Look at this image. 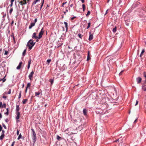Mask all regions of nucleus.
I'll return each instance as SVG.
<instances>
[{
    "label": "nucleus",
    "mask_w": 146,
    "mask_h": 146,
    "mask_svg": "<svg viewBox=\"0 0 146 146\" xmlns=\"http://www.w3.org/2000/svg\"><path fill=\"white\" fill-rule=\"evenodd\" d=\"M35 42L34 43L32 39H31L29 40L27 43V46L29 47V50H31L35 44Z\"/></svg>",
    "instance_id": "obj_1"
},
{
    "label": "nucleus",
    "mask_w": 146,
    "mask_h": 146,
    "mask_svg": "<svg viewBox=\"0 0 146 146\" xmlns=\"http://www.w3.org/2000/svg\"><path fill=\"white\" fill-rule=\"evenodd\" d=\"M39 5H37L36 6H33V7H32V5L31 7V11L33 12L34 13H36L37 12L38 10L37 7H38Z\"/></svg>",
    "instance_id": "obj_2"
},
{
    "label": "nucleus",
    "mask_w": 146,
    "mask_h": 146,
    "mask_svg": "<svg viewBox=\"0 0 146 146\" xmlns=\"http://www.w3.org/2000/svg\"><path fill=\"white\" fill-rule=\"evenodd\" d=\"M31 130L32 131V132L31 133V135L32 139L33 141H36V133L33 129H31Z\"/></svg>",
    "instance_id": "obj_3"
},
{
    "label": "nucleus",
    "mask_w": 146,
    "mask_h": 146,
    "mask_svg": "<svg viewBox=\"0 0 146 146\" xmlns=\"http://www.w3.org/2000/svg\"><path fill=\"white\" fill-rule=\"evenodd\" d=\"M29 1V0H19L17 1L21 5L23 6L27 4Z\"/></svg>",
    "instance_id": "obj_4"
},
{
    "label": "nucleus",
    "mask_w": 146,
    "mask_h": 146,
    "mask_svg": "<svg viewBox=\"0 0 146 146\" xmlns=\"http://www.w3.org/2000/svg\"><path fill=\"white\" fill-rule=\"evenodd\" d=\"M43 28H42L41 30L40 31V33H39V35L38 36V39H40L42 37V35H43L44 32L43 31Z\"/></svg>",
    "instance_id": "obj_5"
},
{
    "label": "nucleus",
    "mask_w": 146,
    "mask_h": 146,
    "mask_svg": "<svg viewBox=\"0 0 146 146\" xmlns=\"http://www.w3.org/2000/svg\"><path fill=\"white\" fill-rule=\"evenodd\" d=\"M37 20L36 18L35 19L34 22L31 23L29 27V29H31V28L35 25L37 21Z\"/></svg>",
    "instance_id": "obj_6"
},
{
    "label": "nucleus",
    "mask_w": 146,
    "mask_h": 146,
    "mask_svg": "<svg viewBox=\"0 0 146 146\" xmlns=\"http://www.w3.org/2000/svg\"><path fill=\"white\" fill-rule=\"evenodd\" d=\"M34 74V72L33 71H32L30 73L29 75V79H30V80L31 81H32L33 80V76Z\"/></svg>",
    "instance_id": "obj_7"
},
{
    "label": "nucleus",
    "mask_w": 146,
    "mask_h": 146,
    "mask_svg": "<svg viewBox=\"0 0 146 146\" xmlns=\"http://www.w3.org/2000/svg\"><path fill=\"white\" fill-rule=\"evenodd\" d=\"M142 79L141 78L139 77L136 78V80L137 83L139 84L141 82Z\"/></svg>",
    "instance_id": "obj_8"
},
{
    "label": "nucleus",
    "mask_w": 146,
    "mask_h": 146,
    "mask_svg": "<svg viewBox=\"0 0 146 146\" xmlns=\"http://www.w3.org/2000/svg\"><path fill=\"white\" fill-rule=\"evenodd\" d=\"M16 114L17 116L16 117V119H18L19 118L20 116V113L19 111H18L17 112H16Z\"/></svg>",
    "instance_id": "obj_9"
},
{
    "label": "nucleus",
    "mask_w": 146,
    "mask_h": 146,
    "mask_svg": "<svg viewBox=\"0 0 146 146\" xmlns=\"http://www.w3.org/2000/svg\"><path fill=\"white\" fill-rule=\"evenodd\" d=\"M90 33V36L89 37V40L90 41H91L92 40L93 38V34H91L90 33Z\"/></svg>",
    "instance_id": "obj_10"
},
{
    "label": "nucleus",
    "mask_w": 146,
    "mask_h": 146,
    "mask_svg": "<svg viewBox=\"0 0 146 146\" xmlns=\"http://www.w3.org/2000/svg\"><path fill=\"white\" fill-rule=\"evenodd\" d=\"M36 33H34L32 35V38H34L35 39H36V38H38V36L36 35Z\"/></svg>",
    "instance_id": "obj_11"
},
{
    "label": "nucleus",
    "mask_w": 146,
    "mask_h": 146,
    "mask_svg": "<svg viewBox=\"0 0 146 146\" xmlns=\"http://www.w3.org/2000/svg\"><path fill=\"white\" fill-rule=\"evenodd\" d=\"M70 146H77L76 143L75 142H73L70 143Z\"/></svg>",
    "instance_id": "obj_12"
},
{
    "label": "nucleus",
    "mask_w": 146,
    "mask_h": 146,
    "mask_svg": "<svg viewBox=\"0 0 146 146\" xmlns=\"http://www.w3.org/2000/svg\"><path fill=\"white\" fill-rule=\"evenodd\" d=\"M142 89L144 91L146 90V83L145 82V83L143 84Z\"/></svg>",
    "instance_id": "obj_13"
},
{
    "label": "nucleus",
    "mask_w": 146,
    "mask_h": 146,
    "mask_svg": "<svg viewBox=\"0 0 146 146\" xmlns=\"http://www.w3.org/2000/svg\"><path fill=\"white\" fill-rule=\"evenodd\" d=\"M31 59H29L28 61V67H27V68H28V69H29L30 68V64L31 63Z\"/></svg>",
    "instance_id": "obj_14"
},
{
    "label": "nucleus",
    "mask_w": 146,
    "mask_h": 146,
    "mask_svg": "<svg viewBox=\"0 0 146 146\" xmlns=\"http://www.w3.org/2000/svg\"><path fill=\"white\" fill-rule=\"evenodd\" d=\"M22 62H20L18 66L17 67V69H20L21 68Z\"/></svg>",
    "instance_id": "obj_15"
},
{
    "label": "nucleus",
    "mask_w": 146,
    "mask_h": 146,
    "mask_svg": "<svg viewBox=\"0 0 146 146\" xmlns=\"http://www.w3.org/2000/svg\"><path fill=\"white\" fill-rule=\"evenodd\" d=\"M81 121V119L79 117H78L77 119H75L74 120V121H76L77 122H79Z\"/></svg>",
    "instance_id": "obj_16"
},
{
    "label": "nucleus",
    "mask_w": 146,
    "mask_h": 146,
    "mask_svg": "<svg viewBox=\"0 0 146 146\" xmlns=\"http://www.w3.org/2000/svg\"><path fill=\"white\" fill-rule=\"evenodd\" d=\"M115 142H117L118 141L119 142V141L120 142H123V139H122L121 138H119L118 139L116 140V141H114Z\"/></svg>",
    "instance_id": "obj_17"
},
{
    "label": "nucleus",
    "mask_w": 146,
    "mask_h": 146,
    "mask_svg": "<svg viewBox=\"0 0 146 146\" xmlns=\"http://www.w3.org/2000/svg\"><path fill=\"white\" fill-rule=\"evenodd\" d=\"M64 23L65 25V27L66 28V31L68 30V25L67 23L66 22H64Z\"/></svg>",
    "instance_id": "obj_18"
},
{
    "label": "nucleus",
    "mask_w": 146,
    "mask_h": 146,
    "mask_svg": "<svg viewBox=\"0 0 146 146\" xmlns=\"http://www.w3.org/2000/svg\"><path fill=\"white\" fill-rule=\"evenodd\" d=\"M40 0H35L33 3L32 4V7H33V5L35 4L38 1H39Z\"/></svg>",
    "instance_id": "obj_19"
},
{
    "label": "nucleus",
    "mask_w": 146,
    "mask_h": 146,
    "mask_svg": "<svg viewBox=\"0 0 146 146\" xmlns=\"http://www.w3.org/2000/svg\"><path fill=\"white\" fill-rule=\"evenodd\" d=\"M44 0H41V5L40 7V10L41 9L44 3Z\"/></svg>",
    "instance_id": "obj_20"
},
{
    "label": "nucleus",
    "mask_w": 146,
    "mask_h": 146,
    "mask_svg": "<svg viewBox=\"0 0 146 146\" xmlns=\"http://www.w3.org/2000/svg\"><path fill=\"white\" fill-rule=\"evenodd\" d=\"M28 100L27 99H23V100L22 102L23 104H25L26 103L27 101Z\"/></svg>",
    "instance_id": "obj_21"
},
{
    "label": "nucleus",
    "mask_w": 146,
    "mask_h": 146,
    "mask_svg": "<svg viewBox=\"0 0 146 146\" xmlns=\"http://www.w3.org/2000/svg\"><path fill=\"white\" fill-rule=\"evenodd\" d=\"M20 109L19 106L18 105H17L16 106V112H17L18 111H19V110Z\"/></svg>",
    "instance_id": "obj_22"
},
{
    "label": "nucleus",
    "mask_w": 146,
    "mask_h": 146,
    "mask_svg": "<svg viewBox=\"0 0 146 146\" xmlns=\"http://www.w3.org/2000/svg\"><path fill=\"white\" fill-rule=\"evenodd\" d=\"M145 52V50L144 49H143L142 50V51L140 54V57H141L142 56L143 54V53Z\"/></svg>",
    "instance_id": "obj_23"
},
{
    "label": "nucleus",
    "mask_w": 146,
    "mask_h": 146,
    "mask_svg": "<svg viewBox=\"0 0 146 146\" xmlns=\"http://www.w3.org/2000/svg\"><path fill=\"white\" fill-rule=\"evenodd\" d=\"M83 113L84 115H86L87 113V110L85 109H84L83 110Z\"/></svg>",
    "instance_id": "obj_24"
},
{
    "label": "nucleus",
    "mask_w": 146,
    "mask_h": 146,
    "mask_svg": "<svg viewBox=\"0 0 146 146\" xmlns=\"http://www.w3.org/2000/svg\"><path fill=\"white\" fill-rule=\"evenodd\" d=\"M89 54H90V52L89 51L88 52V56H87V60H90V57Z\"/></svg>",
    "instance_id": "obj_25"
},
{
    "label": "nucleus",
    "mask_w": 146,
    "mask_h": 146,
    "mask_svg": "<svg viewBox=\"0 0 146 146\" xmlns=\"http://www.w3.org/2000/svg\"><path fill=\"white\" fill-rule=\"evenodd\" d=\"M143 76L145 78V82L146 83V72H144L143 73Z\"/></svg>",
    "instance_id": "obj_26"
},
{
    "label": "nucleus",
    "mask_w": 146,
    "mask_h": 146,
    "mask_svg": "<svg viewBox=\"0 0 146 146\" xmlns=\"http://www.w3.org/2000/svg\"><path fill=\"white\" fill-rule=\"evenodd\" d=\"M117 31V28L116 27H115L113 29V31L114 33H115Z\"/></svg>",
    "instance_id": "obj_27"
},
{
    "label": "nucleus",
    "mask_w": 146,
    "mask_h": 146,
    "mask_svg": "<svg viewBox=\"0 0 146 146\" xmlns=\"http://www.w3.org/2000/svg\"><path fill=\"white\" fill-rule=\"evenodd\" d=\"M5 135H1L0 137V139L2 140L4 137Z\"/></svg>",
    "instance_id": "obj_28"
},
{
    "label": "nucleus",
    "mask_w": 146,
    "mask_h": 146,
    "mask_svg": "<svg viewBox=\"0 0 146 146\" xmlns=\"http://www.w3.org/2000/svg\"><path fill=\"white\" fill-rule=\"evenodd\" d=\"M11 89H10L9 90V91L8 92V93H7V92H5V94H11Z\"/></svg>",
    "instance_id": "obj_29"
},
{
    "label": "nucleus",
    "mask_w": 146,
    "mask_h": 146,
    "mask_svg": "<svg viewBox=\"0 0 146 146\" xmlns=\"http://www.w3.org/2000/svg\"><path fill=\"white\" fill-rule=\"evenodd\" d=\"M49 81L51 83V85H52L54 82V80L52 79H51Z\"/></svg>",
    "instance_id": "obj_30"
},
{
    "label": "nucleus",
    "mask_w": 146,
    "mask_h": 146,
    "mask_svg": "<svg viewBox=\"0 0 146 146\" xmlns=\"http://www.w3.org/2000/svg\"><path fill=\"white\" fill-rule=\"evenodd\" d=\"M82 6V8L83 9V11H84L85 10V5L84 4H83Z\"/></svg>",
    "instance_id": "obj_31"
},
{
    "label": "nucleus",
    "mask_w": 146,
    "mask_h": 146,
    "mask_svg": "<svg viewBox=\"0 0 146 146\" xmlns=\"http://www.w3.org/2000/svg\"><path fill=\"white\" fill-rule=\"evenodd\" d=\"M26 50L25 49V50H24V51H23V56H24L25 55V54L26 53Z\"/></svg>",
    "instance_id": "obj_32"
},
{
    "label": "nucleus",
    "mask_w": 146,
    "mask_h": 146,
    "mask_svg": "<svg viewBox=\"0 0 146 146\" xmlns=\"http://www.w3.org/2000/svg\"><path fill=\"white\" fill-rule=\"evenodd\" d=\"M56 139L58 140H60L61 139V138L58 135H57Z\"/></svg>",
    "instance_id": "obj_33"
},
{
    "label": "nucleus",
    "mask_w": 146,
    "mask_h": 146,
    "mask_svg": "<svg viewBox=\"0 0 146 146\" xmlns=\"http://www.w3.org/2000/svg\"><path fill=\"white\" fill-rule=\"evenodd\" d=\"M13 11V8H11L9 11V13L10 15L11 14L12 12Z\"/></svg>",
    "instance_id": "obj_34"
},
{
    "label": "nucleus",
    "mask_w": 146,
    "mask_h": 146,
    "mask_svg": "<svg viewBox=\"0 0 146 146\" xmlns=\"http://www.w3.org/2000/svg\"><path fill=\"white\" fill-rule=\"evenodd\" d=\"M21 91L20 92V93H19V97H18V98L19 99H20L21 97Z\"/></svg>",
    "instance_id": "obj_35"
},
{
    "label": "nucleus",
    "mask_w": 146,
    "mask_h": 146,
    "mask_svg": "<svg viewBox=\"0 0 146 146\" xmlns=\"http://www.w3.org/2000/svg\"><path fill=\"white\" fill-rule=\"evenodd\" d=\"M31 84L30 83H28L27 84L26 88H28L29 87H30V86H31Z\"/></svg>",
    "instance_id": "obj_36"
},
{
    "label": "nucleus",
    "mask_w": 146,
    "mask_h": 146,
    "mask_svg": "<svg viewBox=\"0 0 146 146\" xmlns=\"http://www.w3.org/2000/svg\"><path fill=\"white\" fill-rule=\"evenodd\" d=\"M35 96H37L39 95L40 94V93L39 92H36L35 93Z\"/></svg>",
    "instance_id": "obj_37"
},
{
    "label": "nucleus",
    "mask_w": 146,
    "mask_h": 146,
    "mask_svg": "<svg viewBox=\"0 0 146 146\" xmlns=\"http://www.w3.org/2000/svg\"><path fill=\"white\" fill-rule=\"evenodd\" d=\"M78 36L80 38H82V36L81 34H78Z\"/></svg>",
    "instance_id": "obj_38"
},
{
    "label": "nucleus",
    "mask_w": 146,
    "mask_h": 146,
    "mask_svg": "<svg viewBox=\"0 0 146 146\" xmlns=\"http://www.w3.org/2000/svg\"><path fill=\"white\" fill-rule=\"evenodd\" d=\"M22 137V135H21V134L20 133V134L19 135V136L18 138L17 139L18 140L20 138H21Z\"/></svg>",
    "instance_id": "obj_39"
},
{
    "label": "nucleus",
    "mask_w": 146,
    "mask_h": 146,
    "mask_svg": "<svg viewBox=\"0 0 146 146\" xmlns=\"http://www.w3.org/2000/svg\"><path fill=\"white\" fill-rule=\"evenodd\" d=\"M90 23H89L88 24V26H87V29H88L90 27Z\"/></svg>",
    "instance_id": "obj_40"
},
{
    "label": "nucleus",
    "mask_w": 146,
    "mask_h": 146,
    "mask_svg": "<svg viewBox=\"0 0 146 146\" xmlns=\"http://www.w3.org/2000/svg\"><path fill=\"white\" fill-rule=\"evenodd\" d=\"M51 61V60L50 59H49L47 60V62L48 63V64Z\"/></svg>",
    "instance_id": "obj_41"
},
{
    "label": "nucleus",
    "mask_w": 146,
    "mask_h": 146,
    "mask_svg": "<svg viewBox=\"0 0 146 146\" xmlns=\"http://www.w3.org/2000/svg\"><path fill=\"white\" fill-rule=\"evenodd\" d=\"M90 12L89 11H88L87 12V13L86 15V16H87L89 15H90Z\"/></svg>",
    "instance_id": "obj_42"
},
{
    "label": "nucleus",
    "mask_w": 146,
    "mask_h": 146,
    "mask_svg": "<svg viewBox=\"0 0 146 146\" xmlns=\"http://www.w3.org/2000/svg\"><path fill=\"white\" fill-rule=\"evenodd\" d=\"M2 125H3V127H4V128L5 129H7V127H6V126L4 124H2Z\"/></svg>",
    "instance_id": "obj_43"
},
{
    "label": "nucleus",
    "mask_w": 146,
    "mask_h": 146,
    "mask_svg": "<svg viewBox=\"0 0 146 146\" xmlns=\"http://www.w3.org/2000/svg\"><path fill=\"white\" fill-rule=\"evenodd\" d=\"M7 54H8V51H7L6 50H5V52L4 53V54L6 55Z\"/></svg>",
    "instance_id": "obj_44"
},
{
    "label": "nucleus",
    "mask_w": 146,
    "mask_h": 146,
    "mask_svg": "<svg viewBox=\"0 0 146 146\" xmlns=\"http://www.w3.org/2000/svg\"><path fill=\"white\" fill-rule=\"evenodd\" d=\"M5 131L4 130H2V135H4Z\"/></svg>",
    "instance_id": "obj_45"
},
{
    "label": "nucleus",
    "mask_w": 146,
    "mask_h": 146,
    "mask_svg": "<svg viewBox=\"0 0 146 146\" xmlns=\"http://www.w3.org/2000/svg\"><path fill=\"white\" fill-rule=\"evenodd\" d=\"M2 127L1 125H0V132L2 130Z\"/></svg>",
    "instance_id": "obj_46"
},
{
    "label": "nucleus",
    "mask_w": 146,
    "mask_h": 146,
    "mask_svg": "<svg viewBox=\"0 0 146 146\" xmlns=\"http://www.w3.org/2000/svg\"><path fill=\"white\" fill-rule=\"evenodd\" d=\"M15 143V141H13L12 143V144H11V146H13L14 144V143Z\"/></svg>",
    "instance_id": "obj_47"
},
{
    "label": "nucleus",
    "mask_w": 146,
    "mask_h": 146,
    "mask_svg": "<svg viewBox=\"0 0 146 146\" xmlns=\"http://www.w3.org/2000/svg\"><path fill=\"white\" fill-rule=\"evenodd\" d=\"M3 107H4L5 108L6 107V104H4L2 106Z\"/></svg>",
    "instance_id": "obj_48"
},
{
    "label": "nucleus",
    "mask_w": 146,
    "mask_h": 146,
    "mask_svg": "<svg viewBox=\"0 0 146 146\" xmlns=\"http://www.w3.org/2000/svg\"><path fill=\"white\" fill-rule=\"evenodd\" d=\"M123 70H122V71H121V72L119 73V75H121V74H122V73L123 72Z\"/></svg>",
    "instance_id": "obj_49"
},
{
    "label": "nucleus",
    "mask_w": 146,
    "mask_h": 146,
    "mask_svg": "<svg viewBox=\"0 0 146 146\" xmlns=\"http://www.w3.org/2000/svg\"><path fill=\"white\" fill-rule=\"evenodd\" d=\"M17 135H19V131L18 129H17Z\"/></svg>",
    "instance_id": "obj_50"
},
{
    "label": "nucleus",
    "mask_w": 146,
    "mask_h": 146,
    "mask_svg": "<svg viewBox=\"0 0 146 146\" xmlns=\"http://www.w3.org/2000/svg\"><path fill=\"white\" fill-rule=\"evenodd\" d=\"M138 104V101L137 100H136V103L135 104V106H136Z\"/></svg>",
    "instance_id": "obj_51"
},
{
    "label": "nucleus",
    "mask_w": 146,
    "mask_h": 146,
    "mask_svg": "<svg viewBox=\"0 0 146 146\" xmlns=\"http://www.w3.org/2000/svg\"><path fill=\"white\" fill-rule=\"evenodd\" d=\"M3 98L4 99H6L7 98V97L4 95L3 96Z\"/></svg>",
    "instance_id": "obj_52"
},
{
    "label": "nucleus",
    "mask_w": 146,
    "mask_h": 146,
    "mask_svg": "<svg viewBox=\"0 0 146 146\" xmlns=\"http://www.w3.org/2000/svg\"><path fill=\"white\" fill-rule=\"evenodd\" d=\"M5 114H6L7 115H8L9 114V111H7V112L5 113Z\"/></svg>",
    "instance_id": "obj_53"
},
{
    "label": "nucleus",
    "mask_w": 146,
    "mask_h": 146,
    "mask_svg": "<svg viewBox=\"0 0 146 146\" xmlns=\"http://www.w3.org/2000/svg\"><path fill=\"white\" fill-rule=\"evenodd\" d=\"M137 119H136L135 120V121H134V123H136V122H137Z\"/></svg>",
    "instance_id": "obj_54"
},
{
    "label": "nucleus",
    "mask_w": 146,
    "mask_h": 146,
    "mask_svg": "<svg viewBox=\"0 0 146 146\" xmlns=\"http://www.w3.org/2000/svg\"><path fill=\"white\" fill-rule=\"evenodd\" d=\"M75 18H76V17H73L72 18H71V20H74Z\"/></svg>",
    "instance_id": "obj_55"
},
{
    "label": "nucleus",
    "mask_w": 146,
    "mask_h": 146,
    "mask_svg": "<svg viewBox=\"0 0 146 146\" xmlns=\"http://www.w3.org/2000/svg\"><path fill=\"white\" fill-rule=\"evenodd\" d=\"M2 105V103L1 102H0V107H1Z\"/></svg>",
    "instance_id": "obj_56"
},
{
    "label": "nucleus",
    "mask_w": 146,
    "mask_h": 146,
    "mask_svg": "<svg viewBox=\"0 0 146 146\" xmlns=\"http://www.w3.org/2000/svg\"><path fill=\"white\" fill-rule=\"evenodd\" d=\"M2 115L0 113V119L2 118Z\"/></svg>",
    "instance_id": "obj_57"
},
{
    "label": "nucleus",
    "mask_w": 146,
    "mask_h": 146,
    "mask_svg": "<svg viewBox=\"0 0 146 146\" xmlns=\"http://www.w3.org/2000/svg\"><path fill=\"white\" fill-rule=\"evenodd\" d=\"M27 89H28V88H26V89L25 90V93H27Z\"/></svg>",
    "instance_id": "obj_58"
},
{
    "label": "nucleus",
    "mask_w": 146,
    "mask_h": 146,
    "mask_svg": "<svg viewBox=\"0 0 146 146\" xmlns=\"http://www.w3.org/2000/svg\"><path fill=\"white\" fill-rule=\"evenodd\" d=\"M13 3H11L10 5V6L11 7L12 6H13Z\"/></svg>",
    "instance_id": "obj_59"
},
{
    "label": "nucleus",
    "mask_w": 146,
    "mask_h": 146,
    "mask_svg": "<svg viewBox=\"0 0 146 146\" xmlns=\"http://www.w3.org/2000/svg\"><path fill=\"white\" fill-rule=\"evenodd\" d=\"M73 6V5L72 4H71L70 5V7H72Z\"/></svg>",
    "instance_id": "obj_60"
},
{
    "label": "nucleus",
    "mask_w": 146,
    "mask_h": 146,
    "mask_svg": "<svg viewBox=\"0 0 146 146\" xmlns=\"http://www.w3.org/2000/svg\"><path fill=\"white\" fill-rule=\"evenodd\" d=\"M68 12V10L67 9H66V11L65 12H64V13L65 14V13L66 12Z\"/></svg>",
    "instance_id": "obj_61"
},
{
    "label": "nucleus",
    "mask_w": 146,
    "mask_h": 146,
    "mask_svg": "<svg viewBox=\"0 0 146 146\" xmlns=\"http://www.w3.org/2000/svg\"><path fill=\"white\" fill-rule=\"evenodd\" d=\"M81 1L82 3H84V0H80Z\"/></svg>",
    "instance_id": "obj_62"
},
{
    "label": "nucleus",
    "mask_w": 146,
    "mask_h": 146,
    "mask_svg": "<svg viewBox=\"0 0 146 146\" xmlns=\"http://www.w3.org/2000/svg\"><path fill=\"white\" fill-rule=\"evenodd\" d=\"M15 0H11V3H13Z\"/></svg>",
    "instance_id": "obj_63"
},
{
    "label": "nucleus",
    "mask_w": 146,
    "mask_h": 146,
    "mask_svg": "<svg viewBox=\"0 0 146 146\" xmlns=\"http://www.w3.org/2000/svg\"><path fill=\"white\" fill-rule=\"evenodd\" d=\"M7 120H8V119H5V121L6 122H7Z\"/></svg>",
    "instance_id": "obj_64"
}]
</instances>
